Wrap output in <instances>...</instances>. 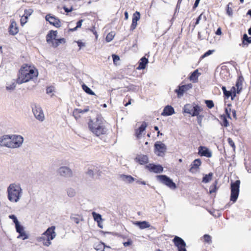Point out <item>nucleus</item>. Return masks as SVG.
Masks as SVG:
<instances>
[{
  "label": "nucleus",
  "mask_w": 251,
  "mask_h": 251,
  "mask_svg": "<svg viewBox=\"0 0 251 251\" xmlns=\"http://www.w3.org/2000/svg\"><path fill=\"white\" fill-rule=\"evenodd\" d=\"M105 121L100 115H98L96 119L91 120L88 123L90 130L96 136L106 134L107 129L105 126Z\"/></svg>",
  "instance_id": "obj_1"
},
{
  "label": "nucleus",
  "mask_w": 251,
  "mask_h": 251,
  "mask_svg": "<svg viewBox=\"0 0 251 251\" xmlns=\"http://www.w3.org/2000/svg\"><path fill=\"white\" fill-rule=\"evenodd\" d=\"M38 75V72L37 70L25 65L20 69L18 76L16 79V83L21 84L28 82L34 78H36Z\"/></svg>",
  "instance_id": "obj_2"
},
{
  "label": "nucleus",
  "mask_w": 251,
  "mask_h": 251,
  "mask_svg": "<svg viewBox=\"0 0 251 251\" xmlns=\"http://www.w3.org/2000/svg\"><path fill=\"white\" fill-rule=\"evenodd\" d=\"M7 199L11 202H17L21 199L23 190L19 183H11L7 189Z\"/></svg>",
  "instance_id": "obj_3"
},
{
  "label": "nucleus",
  "mask_w": 251,
  "mask_h": 251,
  "mask_svg": "<svg viewBox=\"0 0 251 251\" xmlns=\"http://www.w3.org/2000/svg\"><path fill=\"white\" fill-rule=\"evenodd\" d=\"M240 181L236 180L235 181H232L230 183L231 193L230 197V201L233 203L235 202L238 198L239 194Z\"/></svg>",
  "instance_id": "obj_4"
},
{
  "label": "nucleus",
  "mask_w": 251,
  "mask_h": 251,
  "mask_svg": "<svg viewBox=\"0 0 251 251\" xmlns=\"http://www.w3.org/2000/svg\"><path fill=\"white\" fill-rule=\"evenodd\" d=\"M157 180L161 183L167 186L172 190H175L176 188V184L173 181L172 179L165 175H160L156 176Z\"/></svg>",
  "instance_id": "obj_5"
},
{
  "label": "nucleus",
  "mask_w": 251,
  "mask_h": 251,
  "mask_svg": "<svg viewBox=\"0 0 251 251\" xmlns=\"http://www.w3.org/2000/svg\"><path fill=\"white\" fill-rule=\"evenodd\" d=\"M154 152L159 156H163L167 150L166 146L161 141L154 143Z\"/></svg>",
  "instance_id": "obj_6"
},
{
  "label": "nucleus",
  "mask_w": 251,
  "mask_h": 251,
  "mask_svg": "<svg viewBox=\"0 0 251 251\" xmlns=\"http://www.w3.org/2000/svg\"><path fill=\"white\" fill-rule=\"evenodd\" d=\"M196 109L198 111H201L202 110L201 106L195 103L193 104H186L184 106L183 110L184 113H188L192 116L193 113L195 111Z\"/></svg>",
  "instance_id": "obj_7"
},
{
  "label": "nucleus",
  "mask_w": 251,
  "mask_h": 251,
  "mask_svg": "<svg viewBox=\"0 0 251 251\" xmlns=\"http://www.w3.org/2000/svg\"><path fill=\"white\" fill-rule=\"evenodd\" d=\"M192 88V84L191 83L182 85H179L178 86L177 88L175 89V92L177 94V98H180L183 96L184 93L186 92Z\"/></svg>",
  "instance_id": "obj_8"
},
{
  "label": "nucleus",
  "mask_w": 251,
  "mask_h": 251,
  "mask_svg": "<svg viewBox=\"0 0 251 251\" xmlns=\"http://www.w3.org/2000/svg\"><path fill=\"white\" fill-rule=\"evenodd\" d=\"M55 226H51V227H49L46 231L43 234L42 236H41L40 238V239L45 240L46 238L53 240L56 234L54 231Z\"/></svg>",
  "instance_id": "obj_9"
},
{
  "label": "nucleus",
  "mask_w": 251,
  "mask_h": 251,
  "mask_svg": "<svg viewBox=\"0 0 251 251\" xmlns=\"http://www.w3.org/2000/svg\"><path fill=\"white\" fill-rule=\"evenodd\" d=\"M11 148H16L20 147L23 143L24 139L20 135H11Z\"/></svg>",
  "instance_id": "obj_10"
},
{
  "label": "nucleus",
  "mask_w": 251,
  "mask_h": 251,
  "mask_svg": "<svg viewBox=\"0 0 251 251\" xmlns=\"http://www.w3.org/2000/svg\"><path fill=\"white\" fill-rule=\"evenodd\" d=\"M57 173L61 176L64 177H71L73 176L72 170L68 167L62 166L60 167L57 171Z\"/></svg>",
  "instance_id": "obj_11"
},
{
  "label": "nucleus",
  "mask_w": 251,
  "mask_h": 251,
  "mask_svg": "<svg viewBox=\"0 0 251 251\" xmlns=\"http://www.w3.org/2000/svg\"><path fill=\"white\" fill-rule=\"evenodd\" d=\"M145 167L150 172L156 174L162 173L163 171V167L160 164L157 165L154 163H150L146 165Z\"/></svg>",
  "instance_id": "obj_12"
},
{
  "label": "nucleus",
  "mask_w": 251,
  "mask_h": 251,
  "mask_svg": "<svg viewBox=\"0 0 251 251\" xmlns=\"http://www.w3.org/2000/svg\"><path fill=\"white\" fill-rule=\"evenodd\" d=\"M32 112L35 117L39 121H43L44 120V115L41 108L36 105L32 107Z\"/></svg>",
  "instance_id": "obj_13"
},
{
  "label": "nucleus",
  "mask_w": 251,
  "mask_h": 251,
  "mask_svg": "<svg viewBox=\"0 0 251 251\" xmlns=\"http://www.w3.org/2000/svg\"><path fill=\"white\" fill-rule=\"evenodd\" d=\"M11 137L10 135H4L0 137V146L11 148Z\"/></svg>",
  "instance_id": "obj_14"
},
{
  "label": "nucleus",
  "mask_w": 251,
  "mask_h": 251,
  "mask_svg": "<svg viewBox=\"0 0 251 251\" xmlns=\"http://www.w3.org/2000/svg\"><path fill=\"white\" fill-rule=\"evenodd\" d=\"M175 245L177 247L178 251L186 249V243L181 237L176 236L173 239Z\"/></svg>",
  "instance_id": "obj_15"
},
{
  "label": "nucleus",
  "mask_w": 251,
  "mask_h": 251,
  "mask_svg": "<svg viewBox=\"0 0 251 251\" xmlns=\"http://www.w3.org/2000/svg\"><path fill=\"white\" fill-rule=\"evenodd\" d=\"M46 20L48 21L50 25H53L56 27L61 26V22L60 20L54 16H51L50 14H48L46 16Z\"/></svg>",
  "instance_id": "obj_16"
},
{
  "label": "nucleus",
  "mask_w": 251,
  "mask_h": 251,
  "mask_svg": "<svg viewBox=\"0 0 251 251\" xmlns=\"http://www.w3.org/2000/svg\"><path fill=\"white\" fill-rule=\"evenodd\" d=\"M198 153L201 156L211 157L212 156L211 151L206 147L200 146L198 149Z\"/></svg>",
  "instance_id": "obj_17"
},
{
  "label": "nucleus",
  "mask_w": 251,
  "mask_h": 251,
  "mask_svg": "<svg viewBox=\"0 0 251 251\" xmlns=\"http://www.w3.org/2000/svg\"><path fill=\"white\" fill-rule=\"evenodd\" d=\"M19 32V28L16 22L14 20L10 21V25L9 27V34L12 35H15Z\"/></svg>",
  "instance_id": "obj_18"
},
{
  "label": "nucleus",
  "mask_w": 251,
  "mask_h": 251,
  "mask_svg": "<svg viewBox=\"0 0 251 251\" xmlns=\"http://www.w3.org/2000/svg\"><path fill=\"white\" fill-rule=\"evenodd\" d=\"M175 113L174 108L171 105H167L164 107L161 113V115L168 116L173 115Z\"/></svg>",
  "instance_id": "obj_19"
},
{
  "label": "nucleus",
  "mask_w": 251,
  "mask_h": 251,
  "mask_svg": "<svg viewBox=\"0 0 251 251\" xmlns=\"http://www.w3.org/2000/svg\"><path fill=\"white\" fill-rule=\"evenodd\" d=\"M57 32L53 30H50L46 36V41L48 43L50 44L53 42V39L55 40L57 36Z\"/></svg>",
  "instance_id": "obj_20"
},
{
  "label": "nucleus",
  "mask_w": 251,
  "mask_h": 251,
  "mask_svg": "<svg viewBox=\"0 0 251 251\" xmlns=\"http://www.w3.org/2000/svg\"><path fill=\"white\" fill-rule=\"evenodd\" d=\"M101 172L98 170L97 168L95 167H89L87 172V174L90 177H93L95 175H97L98 176H101Z\"/></svg>",
  "instance_id": "obj_21"
},
{
  "label": "nucleus",
  "mask_w": 251,
  "mask_h": 251,
  "mask_svg": "<svg viewBox=\"0 0 251 251\" xmlns=\"http://www.w3.org/2000/svg\"><path fill=\"white\" fill-rule=\"evenodd\" d=\"M136 162H138L141 165L147 164L149 162V158L146 155H138L135 158Z\"/></svg>",
  "instance_id": "obj_22"
},
{
  "label": "nucleus",
  "mask_w": 251,
  "mask_h": 251,
  "mask_svg": "<svg viewBox=\"0 0 251 251\" xmlns=\"http://www.w3.org/2000/svg\"><path fill=\"white\" fill-rule=\"evenodd\" d=\"M148 59L145 56L142 57L139 61V65L137 67V70H144L146 68L147 64L148 63Z\"/></svg>",
  "instance_id": "obj_23"
},
{
  "label": "nucleus",
  "mask_w": 251,
  "mask_h": 251,
  "mask_svg": "<svg viewBox=\"0 0 251 251\" xmlns=\"http://www.w3.org/2000/svg\"><path fill=\"white\" fill-rule=\"evenodd\" d=\"M201 162L200 159L198 158L195 159L191 164V168L189 169L190 172L193 173L194 170L198 169L199 167L201 165Z\"/></svg>",
  "instance_id": "obj_24"
},
{
  "label": "nucleus",
  "mask_w": 251,
  "mask_h": 251,
  "mask_svg": "<svg viewBox=\"0 0 251 251\" xmlns=\"http://www.w3.org/2000/svg\"><path fill=\"white\" fill-rule=\"evenodd\" d=\"M120 178L122 180L128 183H131L135 180L131 176L124 174L120 175Z\"/></svg>",
  "instance_id": "obj_25"
},
{
  "label": "nucleus",
  "mask_w": 251,
  "mask_h": 251,
  "mask_svg": "<svg viewBox=\"0 0 251 251\" xmlns=\"http://www.w3.org/2000/svg\"><path fill=\"white\" fill-rule=\"evenodd\" d=\"M134 225L138 226L140 229H145L150 227L151 225L149 222L143 221H136Z\"/></svg>",
  "instance_id": "obj_26"
},
{
  "label": "nucleus",
  "mask_w": 251,
  "mask_h": 251,
  "mask_svg": "<svg viewBox=\"0 0 251 251\" xmlns=\"http://www.w3.org/2000/svg\"><path fill=\"white\" fill-rule=\"evenodd\" d=\"M201 112V111H198V110L196 109L195 111H194L192 114V117L197 116V122L199 125L200 126H202V120L204 117V116L200 114Z\"/></svg>",
  "instance_id": "obj_27"
},
{
  "label": "nucleus",
  "mask_w": 251,
  "mask_h": 251,
  "mask_svg": "<svg viewBox=\"0 0 251 251\" xmlns=\"http://www.w3.org/2000/svg\"><path fill=\"white\" fill-rule=\"evenodd\" d=\"M147 124L145 122H143L140 126L136 130L135 134L136 136L139 138L142 132L146 129Z\"/></svg>",
  "instance_id": "obj_28"
},
{
  "label": "nucleus",
  "mask_w": 251,
  "mask_h": 251,
  "mask_svg": "<svg viewBox=\"0 0 251 251\" xmlns=\"http://www.w3.org/2000/svg\"><path fill=\"white\" fill-rule=\"evenodd\" d=\"M200 75L201 73H199L198 70H195L194 71L191 73L189 78L193 82H196L198 80V77Z\"/></svg>",
  "instance_id": "obj_29"
},
{
  "label": "nucleus",
  "mask_w": 251,
  "mask_h": 251,
  "mask_svg": "<svg viewBox=\"0 0 251 251\" xmlns=\"http://www.w3.org/2000/svg\"><path fill=\"white\" fill-rule=\"evenodd\" d=\"M243 80L244 78L242 76H240L237 79L236 83V87H237V93L238 94L240 93L242 90V85Z\"/></svg>",
  "instance_id": "obj_30"
},
{
  "label": "nucleus",
  "mask_w": 251,
  "mask_h": 251,
  "mask_svg": "<svg viewBox=\"0 0 251 251\" xmlns=\"http://www.w3.org/2000/svg\"><path fill=\"white\" fill-rule=\"evenodd\" d=\"M242 42L243 46H248L251 44V37H249L246 33H244L242 38Z\"/></svg>",
  "instance_id": "obj_31"
},
{
  "label": "nucleus",
  "mask_w": 251,
  "mask_h": 251,
  "mask_svg": "<svg viewBox=\"0 0 251 251\" xmlns=\"http://www.w3.org/2000/svg\"><path fill=\"white\" fill-rule=\"evenodd\" d=\"M55 41L52 42V46L53 48H56L60 44H62V43L65 42V39L63 38H59V39H55Z\"/></svg>",
  "instance_id": "obj_32"
},
{
  "label": "nucleus",
  "mask_w": 251,
  "mask_h": 251,
  "mask_svg": "<svg viewBox=\"0 0 251 251\" xmlns=\"http://www.w3.org/2000/svg\"><path fill=\"white\" fill-rule=\"evenodd\" d=\"M213 174L212 173H209L207 175H205L202 177V182L205 183L209 182L213 177Z\"/></svg>",
  "instance_id": "obj_33"
},
{
  "label": "nucleus",
  "mask_w": 251,
  "mask_h": 251,
  "mask_svg": "<svg viewBox=\"0 0 251 251\" xmlns=\"http://www.w3.org/2000/svg\"><path fill=\"white\" fill-rule=\"evenodd\" d=\"M89 109L88 107L85 108L84 109H75L73 112V116H76L77 114H83L84 113L87 112L89 111Z\"/></svg>",
  "instance_id": "obj_34"
},
{
  "label": "nucleus",
  "mask_w": 251,
  "mask_h": 251,
  "mask_svg": "<svg viewBox=\"0 0 251 251\" xmlns=\"http://www.w3.org/2000/svg\"><path fill=\"white\" fill-rule=\"evenodd\" d=\"M82 88L83 91L87 94L91 95H95V93L86 84H83L82 85Z\"/></svg>",
  "instance_id": "obj_35"
},
{
  "label": "nucleus",
  "mask_w": 251,
  "mask_h": 251,
  "mask_svg": "<svg viewBox=\"0 0 251 251\" xmlns=\"http://www.w3.org/2000/svg\"><path fill=\"white\" fill-rule=\"evenodd\" d=\"M92 216L95 221L98 223H100L102 220L101 215L100 214L97 213L95 212H92Z\"/></svg>",
  "instance_id": "obj_36"
},
{
  "label": "nucleus",
  "mask_w": 251,
  "mask_h": 251,
  "mask_svg": "<svg viewBox=\"0 0 251 251\" xmlns=\"http://www.w3.org/2000/svg\"><path fill=\"white\" fill-rule=\"evenodd\" d=\"M220 119L222 121V123L221 124L222 126L225 127H227L229 126V123L226 116L221 115Z\"/></svg>",
  "instance_id": "obj_37"
},
{
  "label": "nucleus",
  "mask_w": 251,
  "mask_h": 251,
  "mask_svg": "<svg viewBox=\"0 0 251 251\" xmlns=\"http://www.w3.org/2000/svg\"><path fill=\"white\" fill-rule=\"evenodd\" d=\"M217 184H218V181L215 180L214 183L211 186H210V190H209V193L210 194L215 193L217 191V190L218 189V188L217 187Z\"/></svg>",
  "instance_id": "obj_38"
},
{
  "label": "nucleus",
  "mask_w": 251,
  "mask_h": 251,
  "mask_svg": "<svg viewBox=\"0 0 251 251\" xmlns=\"http://www.w3.org/2000/svg\"><path fill=\"white\" fill-rule=\"evenodd\" d=\"M114 36H115V33L114 32H111L109 33L107 35L106 38H105L106 42H110V41H111L113 40Z\"/></svg>",
  "instance_id": "obj_39"
},
{
  "label": "nucleus",
  "mask_w": 251,
  "mask_h": 251,
  "mask_svg": "<svg viewBox=\"0 0 251 251\" xmlns=\"http://www.w3.org/2000/svg\"><path fill=\"white\" fill-rule=\"evenodd\" d=\"M67 195L70 197H73L75 195V189L70 188L67 189Z\"/></svg>",
  "instance_id": "obj_40"
},
{
  "label": "nucleus",
  "mask_w": 251,
  "mask_h": 251,
  "mask_svg": "<svg viewBox=\"0 0 251 251\" xmlns=\"http://www.w3.org/2000/svg\"><path fill=\"white\" fill-rule=\"evenodd\" d=\"M204 102L206 105V106L209 109H211L214 106V103L212 100H205Z\"/></svg>",
  "instance_id": "obj_41"
},
{
  "label": "nucleus",
  "mask_w": 251,
  "mask_h": 251,
  "mask_svg": "<svg viewBox=\"0 0 251 251\" xmlns=\"http://www.w3.org/2000/svg\"><path fill=\"white\" fill-rule=\"evenodd\" d=\"M140 18V14L139 12L136 11L133 14L132 17V21L135 22H138Z\"/></svg>",
  "instance_id": "obj_42"
},
{
  "label": "nucleus",
  "mask_w": 251,
  "mask_h": 251,
  "mask_svg": "<svg viewBox=\"0 0 251 251\" xmlns=\"http://www.w3.org/2000/svg\"><path fill=\"white\" fill-rule=\"evenodd\" d=\"M18 238L22 239L23 240L27 239L29 238V236L28 234H27L25 232V231H24V232L20 233L19 234L18 236L17 237Z\"/></svg>",
  "instance_id": "obj_43"
},
{
  "label": "nucleus",
  "mask_w": 251,
  "mask_h": 251,
  "mask_svg": "<svg viewBox=\"0 0 251 251\" xmlns=\"http://www.w3.org/2000/svg\"><path fill=\"white\" fill-rule=\"evenodd\" d=\"M33 12V10L31 9H25V14L24 17L25 20H26L28 16H30Z\"/></svg>",
  "instance_id": "obj_44"
},
{
  "label": "nucleus",
  "mask_w": 251,
  "mask_h": 251,
  "mask_svg": "<svg viewBox=\"0 0 251 251\" xmlns=\"http://www.w3.org/2000/svg\"><path fill=\"white\" fill-rule=\"evenodd\" d=\"M230 5H232V3L231 2L228 3V4L226 6V14L229 16H231L232 15L233 12L232 9L231 7L229 6Z\"/></svg>",
  "instance_id": "obj_45"
},
{
  "label": "nucleus",
  "mask_w": 251,
  "mask_h": 251,
  "mask_svg": "<svg viewBox=\"0 0 251 251\" xmlns=\"http://www.w3.org/2000/svg\"><path fill=\"white\" fill-rule=\"evenodd\" d=\"M16 86V83L15 81L13 82L9 85H7L6 86V89L8 91H12L15 89Z\"/></svg>",
  "instance_id": "obj_46"
},
{
  "label": "nucleus",
  "mask_w": 251,
  "mask_h": 251,
  "mask_svg": "<svg viewBox=\"0 0 251 251\" xmlns=\"http://www.w3.org/2000/svg\"><path fill=\"white\" fill-rule=\"evenodd\" d=\"M215 51V50H209L206 51L203 54L201 55V58H204L211 54H212Z\"/></svg>",
  "instance_id": "obj_47"
},
{
  "label": "nucleus",
  "mask_w": 251,
  "mask_h": 251,
  "mask_svg": "<svg viewBox=\"0 0 251 251\" xmlns=\"http://www.w3.org/2000/svg\"><path fill=\"white\" fill-rule=\"evenodd\" d=\"M203 239L205 242H206L208 244H210L212 242L211 237L208 234L204 235Z\"/></svg>",
  "instance_id": "obj_48"
},
{
  "label": "nucleus",
  "mask_w": 251,
  "mask_h": 251,
  "mask_svg": "<svg viewBox=\"0 0 251 251\" xmlns=\"http://www.w3.org/2000/svg\"><path fill=\"white\" fill-rule=\"evenodd\" d=\"M9 218L12 220L13 223L15 224V225L18 224L19 223V221L17 219L16 216L15 215L12 214L9 215Z\"/></svg>",
  "instance_id": "obj_49"
},
{
  "label": "nucleus",
  "mask_w": 251,
  "mask_h": 251,
  "mask_svg": "<svg viewBox=\"0 0 251 251\" xmlns=\"http://www.w3.org/2000/svg\"><path fill=\"white\" fill-rule=\"evenodd\" d=\"M230 91H231V93H232V94L231 96V100H233L234 99V98L236 97V93H237V89H236L235 87L233 86L231 88Z\"/></svg>",
  "instance_id": "obj_50"
},
{
  "label": "nucleus",
  "mask_w": 251,
  "mask_h": 251,
  "mask_svg": "<svg viewBox=\"0 0 251 251\" xmlns=\"http://www.w3.org/2000/svg\"><path fill=\"white\" fill-rule=\"evenodd\" d=\"M15 226L16 232H19V231L24 229V226L21 225L20 222L15 225Z\"/></svg>",
  "instance_id": "obj_51"
},
{
  "label": "nucleus",
  "mask_w": 251,
  "mask_h": 251,
  "mask_svg": "<svg viewBox=\"0 0 251 251\" xmlns=\"http://www.w3.org/2000/svg\"><path fill=\"white\" fill-rule=\"evenodd\" d=\"M227 142L228 144L234 149L235 148V145L231 138H228L227 139Z\"/></svg>",
  "instance_id": "obj_52"
},
{
  "label": "nucleus",
  "mask_w": 251,
  "mask_h": 251,
  "mask_svg": "<svg viewBox=\"0 0 251 251\" xmlns=\"http://www.w3.org/2000/svg\"><path fill=\"white\" fill-rule=\"evenodd\" d=\"M203 16V13H202L196 19V21L195 22V25H194V27H195V26L197 25H198L200 23V20L202 18V17Z\"/></svg>",
  "instance_id": "obj_53"
},
{
  "label": "nucleus",
  "mask_w": 251,
  "mask_h": 251,
  "mask_svg": "<svg viewBox=\"0 0 251 251\" xmlns=\"http://www.w3.org/2000/svg\"><path fill=\"white\" fill-rule=\"evenodd\" d=\"M231 94H232V93H231V91H227L226 90L224 93V96L228 99L229 98V97H231Z\"/></svg>",
  "instance_id": "obj_54"
},
{
  "label": "nucleus",
  "mask_w": 251,
  "mask_h": 251,
  "mask_svg": "<svg viewBox=\"0 0 251 251\" xmlns=\"http://www.w3.org/2000/svg\"><path fill=\"white\" fill-rule=\"evenodd\" d=\"M137 25V22L132 21V24L130 26V30H133L136 27Z\"/></svg>",
  "instance_id": "obj_55"
},
{
  "label": "nucleus",
  "mask_w": 251,
  "mask_h": 251,
  "mask_svg": "<svg viewBox=\"0 0 251 251\" xmlns=\"http://www.w3.org/2000/svg\"><path fill=\"white\" fill-rule=\"evenodd\" d=\"M112 57L114 63H115L116 61H119L120 60L119 56L116 54H113L112 55Z\"/></svg>",
  "instance_id": "obj_56"
},
{
  "label": "nucleus",
  "mask_w": 251,
  "mask_h": 251,
  "mask_svg": "<svg viewBox=\"0 0 251 251\" xmlns=\"http://www.w3.org/2000/svg\"><path fill=\"white\" fill-rule=\"evenodd\" d=\"M54 87L52 86L48 87L47 88L46 92L47 94H50L53 91Z\"/></svg>",
  "instance_id": "obj_57"
},
{
  "label": "nucleus",
  "mask_w": 251,
  "mask_h": 251,
  "mask_svg": "<svg viewBox=\"0 0 251 251\" xmlns=\"http://www.w3.org/2000/svg\"><path fill=\"white\" fill-rule=\"evenodd\" d=\"M132 242L131 239H128V240L126 242L124 243V246L125 247L129 246L132 244Z\"/></svg>",
  "instance_id": "obj_58"
},
{
  "label": "nucleus",
  "mask_w": 251,
  "mask_h": 251,
  "mask_svg": "<svg viewBox=\"0 0 251 251\" xmlns=\"http://www.w3.org/2000/svg\"><path fill=\"white\" fill-rule=\"evenodd\" d=\"M83 22V20L81 19L78 21L76 23V28H80L82 25V23Z\"/></svg>",
  "instance_id": "obj_59"
},
{
  "label": "nucleus",
  "mask_w": 251,
  "mask_h": 251,
  "mask_svg": "<svg viewBox=\"0 0 251 251\" xmlns=\"http://www.w3.org/2000/svg\"><path fill=\"white\" fill-rule=\"evenodd\" d=\"M51 239H47L46 241L43 243L45 246H49L51 244Z\"/></svg>",
  "instance_id": "obj_60"
},
{
  "label": "nucleus",
  "mask_w": 251,
  "mask_h": 251,
  "mask_svg": "<svg viewBox=\"0 0 251 251\" xmlns=\"http://www.w3.org/2000/svg\"><path fill=\"white\" fill-rule=\"evenodd\" d=\"M200 0H195L194 4L193 7V9H195L196 8H197L198 6Z\"/></svg>",
  "instance_id": "obj_61"
},
{
  "label": "nucleus",
  "mask_w": 251,
  "mask_h": 251,
  "mask_svg": "<svg viewBox=\"0 0 251 251\" xmlns=\"http://www.w3.org/2000/svg\"><path fill=\"white\" fill-rule=\"evenodd\" d=\"M63 9L64 10V11L66 12V13H69V12H71L72 11H73V8L72 7H71V8H68L66 7H63Z\"/></svg>",
  "instance_id": "obj_62"
},
{
  "label": "nucleus",
  "mask_w": 251,
  "mask_h": 251,
  "mask_svg": "<svg viewBox=\"0 0 251 251\" xmlns=\"http://www.w3.org/2000/svg\"><path fill=\"white\" fill-rule=\"evenodd\" d=\"M77 43L78 46L79 47V49H81L82 47L85 46L84 43L80 41H77Z\"/></svg>",
  "instance_id": "obj_63"
},
{
  "label": "nucleus",
  "mask_w": 251,
  "mask_h": 251,
  "mask_svg": "<svg viewBox=\"0 0 251 251\" xmlns=\"http://www.w3.org/2000/svg\"><path fill=\"white\" fill-rule=\"evenodd\" d=\"M73 221L78 224L79 223V220L78 218L74 217L73 218Z\"/></svg>",
  "instance_id": "obj_64"
}]
</instances>
